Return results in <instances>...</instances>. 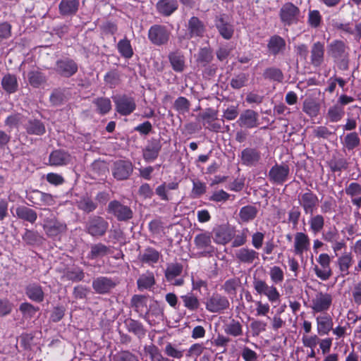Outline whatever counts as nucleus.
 <instances>
[{
	"mask_svg": "<svg viewBox=\"0 0 361 361\" xmlns=\"http://www.w3.org/2000/svg\"><path fill=\"white\" fill-rule=\"evenodd\" d=\"M183 271V267L178 263L168 264L165 271V276L168 281L172 282L177 276H180Z\"/></svg>",
	"mask_w": 361,
	"mask_h": 361,
	"instance_id": "nucleus-47",
	"label": "nucleus"
},
{
	"mask_svg": "<svg viewBox=\"0 0 361 361\" xmlns=\"http://www.w3.org/2000/svg\"><path fill=\"white\" fill-rule=\"evenodd\" d=\"M290 169L286 164H276L269 171V180L276 184L281 185L288 179Z\"/></svg>",
	"mask_w": 361,
	"mask_h": 361,
	"instance_id": "nucleus-15",
	"label": "nucleus"
},
{
	"mask_svg": "<svg viewBox=\"0 0 361 361\" xmlns=\"http://www.w3.org/2000/svg\"><path fill=\"white\" fill-rule=\"evenodd\" d=\"M324 45L317 42L311 49V63L314 66H319L324 61Z\"/></svg>",
	"mask_w": 361,
	"mask_h": 361,
	"instance_id": "nucleus-30",
	"label": "nucleus"
},
{
	"mask_svg": "<svg viewBox=\"0 0 361 361\" xmlns=\"http://www.w3.org/2000/svg\"><path fill=\"white\" fill-rule=\"evenodd\" d=\"M298 200L299 204L303 209L305 214H313L317 209L319 205V198L316 194L310 190L305 192H301L298 195Z\"/></svg>",
	"mask_w": 361,
	"mask_h": 361,
	"instance_id": "nucleus-7",
	"label": "nucleus"
},
{
	"mask_svg": "<svg viewBox=\"0 0 361 361\" xmlns=\"http://www.w3.org/2000/svg\"><path fill=\"white\" fill-rule=\"evenodd\" d=\"M115 283L111 279L106 277H98L92 282L94 290L98 293H106L113 288Z\"/></svg>",
	"mask_w": 361,
	"mask_h": 361,
	"instance_id": "nucleus-27",
	"label": "nucleus"
},
{
	"mask_svg": "<svg viewBox=\"0 0 361 361\" xmlns=\"http://www.w3.org/2000/svg\"><path fill=\"white\" fill-rule=\"evenodd\" d=\"M228 300L218 293H214L206 302V309L212 313L221 312L229 307Z\"/></svg>",
	"mask_w": 361,
	"mask_h": 361,
	"instance_id": "nucleus-12",
	"label": "nucleus"
},
{
	"mask_svg": "<svg viewBox=\"0 0 361 361\" xmlns=\"http://www.w3.org/2000/svg\"><path fill=\"white\" fill-rule=\"evenodd\" d=\"M271 281L274 284H279L283 281L284 273L282 269L278 266L271 267L269 270Z\"/></svg>",
	"mask_w": 361,
	"mask_h": 361,
	"instance_id": "nucleus-56",
	"label": "nucleus"
},
{
	"mask_svg": "<svg viewBox=\"0 0 361 361\" xmlns=\"http://www.w3.org/2000/svg\"><path fill=\"white\" fill-rule=\"evenodd\" d=\"M267 47L271 54L277 55L285 50L286 42L281 37L274 35L269 39Z\"/></svg>",
	"mask_w": 361,
	"mask_h": 361,
	"instance_id": "nucleus-29",
	"label": "nucleus"
},
{
	"mask_svg": "<svg viewBox=\"0 0 361 361\" xmlns=\"http://www.w3.org/2000/svg\"><path fill=\"white\" fill-rule=\"evenodd\" d=\"M353 255L350 252H345L337 256L336 264L338 269L340 276L345 277L350 274L349 269L353 264Z\"/></svg>",
	"mask_w": 361,
	"mask_h": 361,
	"instance_id": "nucleus-21",
	"label": "nucleus"
},
{
	"mask_svg": "<svg viewBox=\"0 0 361 361\" xmlns=\"http://www.w3.org/2000/svg\"><path fill=\"white\" fill-rule=\"evenodd\" d=\"M169 61L173 69L176 72H182L185 68L184 56L180 52L169 54Z\"/></svg>",
	"mask_w": 361,
	"mask_h": 361,
	"instance_id": "nucleus-45",
	"label": "nucleus"
},
{
	"mask_svg": "<svg viewBox=\"0 0 361 361\" xmlns=\"http://www.w3.org/2000/svg\"><path fill=\"white\" fill-rule=\"evenodd\" d=\"M216 26L220 33V35L226 39H229L232 37L233 34V26L226 23L222 16L219 17L216 22Z\"/></svg>",
	"mask_w": 361,
	"mask_h": 361,
	"instance_id": "nucleus-36",
	"label": "nucleus"
},
{
	"mask_svg": "<svg viewBox=\"0 0 361 361\" xmlns=\"http://www.w3.org/2000/svg\"><path fill=\"white\" fill-rule=\"evenodd\" d=\"M310 249V239L307 234L303 232H297L294 235L293 252L295 255L302 258L305 252Z\"/></svg>",
	"mask_w": 361,
	"mask_h": 361,
	"instance_id": "nucleus-13",
	"label": "nucleus"
},
{
	"mask_svg": "<svg viewBox=\"0 0 361 361\" xmlns=\"http://www.w3.org/2000/svg\"><path fill=\"white\" fill-rule=\"evenodd\" d=\"M202 118L205 128L210 131L219 132L221 125L216 122L217 112L212 109H207L204 112L199 115Z\"/></svg>",
	"mask_w": 361,
	"mask_h": 361,
	"instance_id": "nucleus-17",
	"label": "nucleus"
},
{
	"mask_svg": "<svg viewBox=\"0 0 361 361\" xmlns=\"http://www.w3.org/2000/svg\"><path fill=\"white\" fill-rule=\"evenodd\" d=\"M1 85L8 93L15 92L18 88V82L16 76L10 74L6 75L2 79Z\"/></svg>",
	"mask_w": 361,
	"mask_h": 361,
	"instance_id": "nucleus-49",
	"label": "nucleus"
},
{
	"mask_svg": "<svg viewBox=\"0 0 361 361\" xmlns=\"http://www.w3.org/2000/svg\"><path fill=\"white\" fill-rule=\"evenodd\" d=\"M240 158L243 165L255 166L261 160V153L255 148L247 147L242 150Z\"/></svg>",
	"mask_w": 361,
	"mask_h": 361,
	"instance_id": "nucleus-20",
	"label": "nucleus"
},
{
	"mask_svg": "<svg viewBox=\"0 0 361 361\" xmlns=\"http://www.w3.org/2000/svg\"><path fill=\"white\" fill-rule=\"evenodd\" d=\"M267 323L262 320H253L250 323V328L254 336H258L267 329Z\"/></svg>",
	"mask_w": 361,
	"mask_h": 361,
	"instance_id": "nucleus-63",
	"label": "nucleus"
},
{
	"mask_svg": "<svg viewBox=\"0 0 361 361\" xmlns=\"http://www.w3.org/2000/svg\"><path fill=\"white\" fill-rule=\"evenodd\" d=\"M258 121L259 115L256 111L246 109L240 114L237 123L241 128H253L258 126Z\"/></svg>",
	"mask_w": 361,
	"mask_h": 361,
	"instance_id": "nucleus-16",
	"label": "nucleus"
},
{
	"mask_svg": "<svg viewBox=\"0 0 361 361\" xmlns=\"http://www.w3.org/2000/svg\"><path fill=\"white\" fill-rule=\"evenodd\" d=\"M79 0H61L59 8L63 16H69L77 12L79 7Z\"/></svg>",
	"mask_w": 361,
	"mask_h": 361,
	"instance_id": "nucleus-32",
	"label": "nucleus"
},
{
	"mask_svg": "<svg viewBox=\"0 0 361 361\" xmlns=\"http://www.w3.org/2000/svg\"><path fill=\"white\" fill-rule=\"evenodd\" d=\"M27 80L33 87H39L46 82V77L38 69H33L28 72Z\"/></svg>",
	"mask_w": 361,
	"mask_h": 361,
	"instance_id": "nucleus-37",
	"label": "nucleus"
},
{
	"mask_svg": "<svg viewBox=\"0 0 361 361\" xmlns=\"http://www.w3.org/2000/svg\"><path fill=\"white\" fill-rule=\"evenodd\" d=\"M254 288L260 295H265L271 303H276L280 301L281 295L277 288L273 285H268L263 280H255Z\"/></svg>",
	"mask_w": 361,
	"mask_h": 361,
	"instance_id": "nucleus-5",
	"label": "nucleus"
},
{
	"mask_svg": "<svg viewBox=\"0 0 361 361\" xmlns=\"http://www.w3.org/2000/svg\"><path fill=\"white\" fill-rule=\"evenodd\" d=\"M109 228V223L103 217L92 216L86 223L87 232L93 237L104 235Z\"/></svg>",
	"mask_w": 361,
	"mask_h": 361,
	"instance_id": "nucleus-4",
	"label": "nucleus"
},
{
	"mask_svg": "<svg viewBox=\"0 0 361 361\" xmlns=\"http://www.w3.org/2000/svg\"><path fill=\"white\" fill-rule=\"evenodd\" d=\"M328 53L336 59L344 58L348 55L347 47L343 42L336 40L329 45Z\"/></svg>",
	"mask_w": 361,
	"mask_h": 361,
	"instance_id": "nucleus-25",
	"label": "nucleus"
},
{
	"mask_svg": "<svg viewBox=\"0 0 361 361\" xmlns=\"http://www.w3.org/2000/svg\"><path fill=\"white\" fill-rule=\"evenodd\" d=\"M117 49L120 54L126 59H130L133 55L130 42L126 38L121 39L118 42Z\"/></svg>",
	"mask_w": 361,
	"mask_h": 361,
	"instance_id": "nucleus-48",
	"label": "nucleus"
},
{
	"mask_svg": "<svg viewBox=\"0 0 361 361\" xmlns=\"http://www.w3.org/2000/svg\"><path fill=\"white\" fill-rule=\"evenodd\" d=\"M42 227L45 233L51 238L56 237L65 232L67 229L66 224L58 220L54 215L45 218L43 220Z\"/></svg>",
	"mask_w": 361,
	"mask_h": 361,
	"instance_id": "nucleus-8",
	"label": "nucleus"
},
{
	"mask_svg": "<svg viewBox=\"0 0 361 361\" xmlns=\"http://www.w3.org/2000/svg\"><path fill=\"white\" fill-rule=\"evenodd\" d=\"M302 110L309 116L316 117L319 111V106L314 100L307 99L303 102Z\"/></svg>",
	"mask_w": 361,
	"mask_h": 361,
	"instance_id": "nucleus-51",
	"label": "nucleus"
},
{
	"mask_svg": "<svg viewBox=\"0 0 361 361\" xmlns=\"http://www.w3.org/2000/svg\"><path fill=\"white\" fill-rule=\"evenodd\" d=\"M19 310L25 318H31L34 317L38 311V308L28 302H23L20 304Z\"/></svg>",
	"mask_w": 361,
	"mask_h": 361,
	"instance_id": "nucleus-58",
	"label": "nucleus"
},
{
	"mask_svg": "<svg viewBox=\"0 0 361 361\" xmlns=\"http://www.w3.org/2000/svg\"><path fill=\"white\" fill-rule=\"evenodd\" d=\"M63 278L73 281H79L84 278V273L80 269L75 268L67 271Z\"/></svg>",
	"mask_w": 361,
	"mask_h": 361,
	"instance_id": "nucleus-61",
	"label": "nucleus"
},
{
	"mask_svg": "<svg viewBox=\"0 0 361 361\" xmlns=\"http://www.w3.org/2000/svg\"><path fill=\"white\" fill-rule=\"evenodd\" d=\"M138 289L143 290L152 288L155 283V279L153 273L147 272L142 274L137 281Z\"/></svg>",
	"mask_w": 361,
	"mask_h": 361,
	"instance_id": "nucleus-42",
	"label": "nucleus"
},
{
	"mask_svg": "<svg viewBox=\"0 0 361 361\" xmlns=\"http://www.w3.org/2000/svg\"><path fill=\"white\" fill-rule=\"evenodd\" d=\"M214 240L218 244L225 245L232 239L231 231L225 227H219L214 230Z\"/></svg>",
	"mask_w": 361,
	"mask_h": 361,
	"instance_id": "nucleus-35",
	"label": "nucleus"
},
{
	"mask_svg": "<svg viewBox=\"0 0 361 361\" xmlns=\"http://www.w3.org/2000/svg\"><path fill=\"white\" fill-rule=\"evenodd\" d=\"M257 212L256 207L246 205L240 209L239 217L242 222L247 223L252 221L256 217Z\"/></svg>",
	"mask_w": 361,
	"mask_h": 361,
	"instance_id": "nucleus-38",
	"label": "nucleus"
},
{
	"mask_svg": "<svg viewBox=\"0 0 361 361\" xmlns=\"http://www.w3.org/2000/svg\"><path fill=\"white\" fill-rule=\"evenodd\" d=\"M180 298L183 302V305L190 311H196L200 307V301L197 296L192 293H187L181 295Z\"/></svg>",
	"mask_w": 361,
	"mask_h": 361,
	"instance_id": "nucleus-44",
	"label": "nucleus"
},
{
	"mask_svg": "<svg viewBox=\"0 0 361 361\" xmlns=\"http://www.w3.org/2000/svg\"><path fill=\"white\" fill-rule=\"evenodd\" d=\"M108 212L120 221H126L130 219L133 214L128 206L124 205L117 200H113L109 203Z\"/></svg>",
	"mask_w": 361,
	"mask_h": 361,
	"instance_id": "nucleus-9",
	"label": "nucleus"
},
{
	"mask_svg": "<svg viewBox=\"0 0 361 361\" xmlns=\"http://www.w3.org/2000/svg\"><path fill=\"white\" fill-rule=\"evenodd\" d=\"M319 264L313 267V271L317 278L322 281H327L333 274L331 267V257L327 253H322L317 258Z\"/></svg>",
	"mask_w": 361,
	"mask_h": 361,
	"instance_id": "nucleus-1",
	"label": "nucleus"
},
{
	"mask_svg": "<svg viewBox=\"0 0 361 361\" xmlns=\"http://www.w3.org/2000/svg\"><path fill=\"white\" fill-rule=\"evenodd\" d=\"M125 323L130 332H133L138 336H142L145 335V329L140 322L130 319H127Z\"/></svg>",
	"mask_w": 361,
	"mask_h": 361,
	"instance_id": "nucleus-54",
	"label": "nucleus"
},
{
	"mask_svg": "<svg viewBox=\"0 0 361 361\" xmlns=\"http://www.w3.org/2000/svg\"><path fill=\"white\" fill-rule=\"evenodd\" d=\"M345 114L344 108L338 104H334L328 109L327 118L330 122H338Z\"/></svg>",
	"mask_w": 361,
	"mask_h": 361,
	"instance_id": "nucleus-43",
	"label": "nucleus"
},
{
	"mask_svg": "<svg viewBox=\"0 0 361 361\" xmlns=\"http://www.w3.org/2000/svg\"><path fill=\"white\" fill-rule=\"evenodd\" d=\"M56 71L62 76L71 77L78 71V65L72 59H61L56 62Z\"/></svg>",
	"mask_w": 361,
	"mask_h": 361,
	"instance_id": "nucleus-19",
	"label": "nucleus"
},
{
	"mask_svg": "<svg viewBox=\"0 0 361 361\" xmlns=\"http://www.w3.org/2000/svg\"><path fill=\"white\" fill-rule=\"evenodd\" d=\"M161 148L160 141L157 140L149 141L143 149L142 155L144 159L148 162L154 161L158 157Z\"/></svg>",
	"mask_w": 361,
	"mask_h": 361,
	"instance_id": "nucleus-22",
	"label": "nucleus"
},
{
	"mask_svg": "<svg viewBox=\"0 0 361 361\" xmlns=\"http://www.w3.org/2000/svg\"><path fill=\"white\" fill-rule=\"evenodd\" d=\"M311 215L309 220L310 230L313 234L317 235L324 226V218L321 214Z\"/></svg>",
	"mask_w": 361,
	"mask_h": 361,
	"instance_id": "nucleus-39",
	"label": "nucleus"
},
{
	"mask_svg": "<svg viewBox=\"0 0 361 361\" xmlns=\"http://www.w3.org/2000/svg\"><path fill=\"white\" fill-rule=\"evenodd\" d=\"M71 161V156L62 150H55L49 155V163L51 166H64Z\"/></svg>",
	"mask_w": 361,
	"mask_h": 361,
	"instance_id": "nucleus-26",
	"label": "nucleus"
},
{
	"mask_svg": "<svg viewBox=\"0 0 361 361\" xmlns=\"http://www.w3.org/2000/svg\"><path fill=\"white\" fill-rule=\"evenodd\" d=\"M27 296L32 301L41 302L44 300V293L41 286L37 283L28 285L25 288Z\"/></svg>",
	"mask_w": 361,
	"mask_h": 361,
	"instance_id": "nucleus-31",
	"label": "nucleus"
},
{
	"mask_svg": "<svg viewBox=\"0 0 361 361\" xmlns=\"http://www.w3.org/2000/svg\"><path fill=\"white\" fill-rule=\"evenodd\" d=\"M247 80V75L245 73H240L233 78L230 84L233 89H240L245 85Z\"/></svg>",
	"mask_w": 361,
	"mask_h": 361,
	"instance_id": "nucleus-62",
	"label": "nucleus"
},
{
	"mask_svg": "<svg viewBox=\"0 0 361 361\" xmlns=\"http://www.w3.org/2000/svg\"><path fill=\"white\" fill-rule=\"evenodd\" d=\"M212 236L209 233L204 232L197 235L195 238V243L198 249H207L212 243Z\"/></svg>",
	"mask_w": 361,
	"mask_h": 361,
	"instance_id": "nucleus-52",
	"label": "nucleus"
},
{
	"mask_svg": "<svg viewBox=\"0 0 361 361\" xmlns=\"http://www.w3.org/2000/svg\"><path fill=\"white\" fill-rule=\"evenodd\" d=\"M161 257V253L153 247H147L139 255V259L143 264L153 267L159 262Z\"/></svg>",
	"mask_w": 361,
	"mask_h": 361,
	"instance_id": "nucleus-23",
	"label": "nucleus"
},
{
	"mask_svg": "<svg viewBox=\"0 0 361 361\" xmlns=\"http://www.w3.org/2000/svg\"><path fill=\"white\" fill-rule=\"evenodd\" d=\"M133 171V166L130 161L118 160L114 162L112 168V173L117 180H126L128 178Z\"/></svg>",
	"mask_w": 361,
	"mask_h": 361,
	"instance_id": "nucleus-14",
	"label": "nucleus"
},
{
	"mask_svg": "<svg viewBox=\"0 0 361 361\" xmlns=\"http://www.w3.org/2000/svg\"><path fill=\"white\" fill-rule=\"evenodd\" d=\"M26 198L36 206H53L55 204L54 197L49 193L32 190L27 192Z\"/></svg>",
	"mask_w": 361,
	"mask_h": 361,
	"instance_id": "nucleus-10",
	"label": "nucleus"
},
{
	"mask_svg": "<svg viewBox=\"0 0 361 361\" xmlns=\"http://www.w3.org/2000/svg\"><path fill=\"white\" fill-rule=\"evenodd\" d=\"M212 59V52L209 49L204 47L200 49L197 57V61L198 63L204 66L210 63Z\"/></svg>",
	"mask_w": 361,
	"mask_h": 361,
	"instance_id": "nucleus-57",
	"label": "nucleus"
},
{
	"mask_svg": "<svg viewBox=\"0 0 361 361\" xmlns=\"http://www.w3.org/2000/svg\"><path fill=\"white\" fill-rule=\"evenodd\" d=\"M188 28L190 37H201L204 32V26L197 17H192L189 20Z\"/></svg>",
	"mask_w": 361,
	"mask_h": 361,
	"instance_id": "nucleus-33",
	"label": "nucleus"
},
{
	"mask_svg": "<svg viewBox=\"0 0 361 361\" xmlns=\"http://www.w3.org/2000/svg\"><path fill=\"white\" fill-rule=\"evenodd\" d=\"M281 21L285 25H290L297 23L300 17V9L293 3H285L279 11Z\"/></svg>",
	"mask_w": 361,
	"mask_h": 361,
	"instance_id": "nucleus-3",
	"label": "nucleus"
},
{
	"mask_svg": "<svg viewBox=\"0 0 361 361\" xmlns=\"http://www.w3.org/2000/svg\"><path fill=\"white\" fill-rule=\"evenodd\" d=\"M174 107L178 111L183 114L188 111L190 108V102L186 98L183 97H179L175 101Z\"/></svg>",
	"mask_w": 361,
	"mask_h": 361,
	"instance_id": "nucleus-64",
	"label": "nucleus"
},
{
	"mask_svg": "<svg viewBox=\"0 0 361 361\" xmlns=\"http://www.w3.org/2000/svg\"><path fill=\"white\" fill-rule=\"evenodd\" d=\"M171 32L162 25H154L148 30V39L154 45L161 46L168 43Z\"/></svg>",
	"mask_w": 361,
	"mask_h": 361,
	"instance_id": "nucleus-2",
	"label": "nucleus"
},
{
	"mask_svg": "<svg viewBox=\"0 0 361 361\" xmlns=\"http://www.w3.org/2000/svg\"><path fill=\"white\" fill-rule=\"evenodd\" d=\"M224 332L230 336L237 337L243 334L241 324L235 319H232L224 326Z\"/></svg>",
	"mask_w": 361,
	"mask_h": 361,
	"instance_id": "nucleus-41",
	"label": "nucleus"
},
{
	"mask_svg": "<svg viewBox=\"0 0 361 361\" xmlns=\"http://www.w3.org/2000/svg\"><path fill=\"white\" fill-rule=\"evenodd\" d=\"M322 236L324 241L329 243L340 239L338 231L335 227L329 228L328 230L323 231Z\"/></svg>",
	"mask_w": 361,
	"mask_h": 361,
	"instance_id": "nucleus-59",
	"label": "nucleus"
},
{
	"mask_svg": "<svg viewBox=\"0 0 361 361\" xmlns=\"http://www.w3.org/2000/svg\"><path fill=\"white\" fill-rule=\"evenodd\" d=\"M93 104L97 106L101 114H106L111 109V102L109 98L99 97L94 100Z\"/></svg>",
	"mask_w": 361,
	"mask_h": 361,
	"instance_id": "nucleus-53",
	"label": "nucleus"
},
{
	"mask_svg": "<svg viewBox=\"0 0 361 361\" xmlns=\"http://www.w3.org/2000/svg\"><path fill=\"white\" fill-rule=\"evenodd\" d=\"M345 194L351 198L361 195V185L357 182H351L345 188Z\"/></svg>",
	"mask_w": 361,
	"mask_h": 361,
	"instance_id": "nucleus-60",
	"label": "nucleus"
},
{
	"mask_svg": "<svg viewBox=\"0 0 361 361\" xmlns=\"http://www.w3.org/2000/svg\"><path fill=\"white\" fill-rule=\"evenodd\" d=\"M317 331L319 335H327L333 327V319L329 314L316 317Z\"/></svg>",
	"mask_w": 361,
	"mask_h": 361,
	"instance_id": "nucleus-24",
	"label": "nucleus"
},
{
	"mask_svg": "<svg viewBox=\"0 0 361 361\" xmlns=\"http://www.w3.org/2000/svg\"><path fill=\"white\" fill-rule=\"evenodd\" d=\"M332 302L333 297L330 293L319 291L311 300L310 307L314 312H324L329 310Z\"/></svg>",
	"mask_w": 361,
	"mask_h": 361,
	"instance_id": "nucleus-6",
	"label": "nucleus"
},
{
	"mask_svg": "<svg viewBox=\"0 0 361 361\" xmlns=\"http://www.w3.org/2000/svg\"><path fill=\"white\" fill-rule=\"evenodd\" d=\"M90 248L88 257L92 259L104 257L109 254L110 250L109 247L100 243L92 245Z\"/></svg>",
	"mask_w": 361,
	"mask_h": 361,
	"instance_id": "nucleus-46",
	"label": "nucleus"
},
{
	"mask_svg": "<svg viewBox=\"0 0 361 361\" xmlns=\"http://www.w3.org/2000/svg\"><path fill=\"white\" fill-rule=\"evenodd\" d=\"M360 138L357 133H350L346 135L344 139V147L352 150L360 145Z\"/></svg>",
	"mask_w": 361,
	"mask_h": 361,
	"instance_id": "nucleus-55",
	"label": "nucleus"
},
{
	"mask_svg": "<svg viewBox=\"0 0 361 361\" xmlns=\"http://www.w3.org/2000/svg\"><path fill=\"white\" fill-rule=\"evenodd\" d=\"M25 128L29 134L41 135L45 133L44 125L39 120H30Z\"/></svg>",
	"mask_w": 361,
	"mask_h": 361,
	"instance_id": "nucleus-40",
	"label": "nucleus"
},
{
	"mask_svg": "<svg viewBox=\"0 0 361 361\" xmlns=\"http://www.w3.org/2000/svg\"><path fill=\"white\" fill-rule=\"evenodd\" d=\"M16 214L19 219L27 221L31 224L35 223L37 218V214L35 211L25 206L18 207L16 209Z\"/></svg>",
	"mask_w": 361,
	"mask_h": 361,
	"instance_id": "nucleus-34",
	"label": "nucleus"
},
{
	"mask_svg": "<svg viewBox=\"0 0 361 361\" xmlns=\"http://www.w3.org/2000/svg\"><path fill=\"white\" fill-rule=\"evenodd\" d=\"M115 103L116 110L123 116L130 114L136 107L133 98L126 95L116 96L113 97Z\"/></svg>",
	"mask_w": 361,
	"mask_h": 361,
	"instance_id": "nucleus-11",
	"label": "nucleus"
},
{
	"mask_svg": "<svg viewBox=\"0 0 361 361\" xmlns=\"http://www.w3.org/2000/svg\"><path fill=\"white\" fill-rule=\"evenodd\" d=\"M178 8L176 0H159L157 4V11L164 16H171Z\"/></svg>",
	"mask_w": 361,
	"mask_h": 361,
	"instance_id": "nucleus-28",
	"label": "nucleus"
},
{
	"mask_svg": "<svg viewBox=\"0 0 361 361\" xmlns=\"http://www.w3.org/2000/svg\"><path fill=\"white\" fill-rule=\"evenodd\" d=\"M147 299L144 295H135L131 299V306L137 312L142 313L147 310Z\"/></svg>",
	"mask_w": 361,
	"mask_h": 361,
	"instance_id": "nucleus-50",
	"label": "nucleus"
},
{
	"mask_svg": "<svg viewBox=\"0 0 361 361\" xmlns=\"http://www.w3.org/2000/svg\"><path fill=\"white\" fill-rule=\"evenodd\" d=\"M235 257L240 263L250 265L259 261V253L251 248L241 247L236 250Z\"/></svg>",
	"mask_w": 361,
	"mask_h": 361,
	"instance_id": "nucleus-18",
	"label": "nucleus"
}]
</instances>
